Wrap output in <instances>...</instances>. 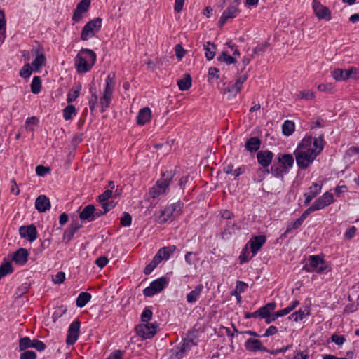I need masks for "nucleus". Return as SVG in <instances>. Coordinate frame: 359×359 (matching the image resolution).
<instances>
[{"label": "nucleus", "mask_w": 359, "mask_h": 359, "mask_svg": "<svg viewBox=\"0 0 359 359\" xmlns=\"http://www.w3.org/2000/svg\"><path fill=\"white\" fill-rule=\"evenodd\" d=\"M97 61L95 51L89 48H82L74 59V66L79 74L89 72Z\"/></svg>", "instance_id": "f257e3e1"}, {"label": "nucleus", "mask_w": 359, "mask_h": 359, "mask_svg": "<svg viewBox=\"0 0 359 359\" xmlns=\"http://www.w3.org/2000/svg\"><path fill=\"white\" fill-rule=\"evenodd\" d=\"M294 158L291 154L279 152L274 158L273 165L278 168L280 180H283L284 175L290 172L293 167Z\"/></svg>", "instance_id": "f03ea898"}, {"label": "nucleus", "mask_w": 359, "mask_h": 359, "mask_svg": "<svg viewBox=\"0 0 359 359\" xmlns=\"http://www.w3.org/2000/svg\"><path fill=\"white\" fill-rule=\"evenodd\" d=\"M184 203L180 201L176 203L166 205L163 210L161 211V215L158 217L157 222L160 224L166 223L172 217H178L182 213Z\"/></svg>", "instance_id": "7ed1b4c3"}, {"label": "nucleus", "mask_w": 359, "mask_h": 359, "mask_svg": "<svg viewBox=\"0 0 359 359\" xmlns=\"http://www.w3.org/2000/svg\"><path fill=\"white\" fill-rule=\"evenodd\" d=\"M102 19L95 18L88 21L83 27L80 38L82 41H88L98 33L102 28Z\"/></svg>", "instance_id": "20e7f679"}, {"label": "nucleus", "mask_w": 359, "mask_h": 359, "mask_svg": "<svg viewBox=\"0 0 359 359\" xmlns=\"http://www.w3.org/2000/svg\"><path fill=\"white\" fill-rule=\"evenodd\" d=\"M169 280L165 276L160 277L150 283L149 286L143 290L146 297H151L163 291L168 285Z\"/></svg>", "instance_id": "39448f33"}, {"label": "nucleus", "mask_w": 359, "mask_h": 359, "mask_svg": "<svg viewBox=\"0 0 359 359\" xmlns=\"http://www.w3.org/2000/svg\"><path fill=\"white\" fill-rule=\"evenodd\" d=\"M332 77L338 81H346L349 79H358L359 78V69L355 67H349L347 69L336 68L332 71Z\"/></svg>", "instance_id": "423d86ee"}, {"label": "nucleus", "mask_w": 359, "mask_h": 359, "mask_svg": "<svg viewBox=\"0 0 359 359\" xmlns=\"http://www.w3.org/2000/svg\"><path fill=\"white\" fill-rule=\"evenodd\" d=\"M293 154L297 166L302 170L306 169L314 161V149H310L309 151L295 149Z\"/></svg>", "instance_id": "0eeeda50"}, {"label": "nucleus", "mask_w": 359, "mask_h": 359, "mask_svg": "<svg viewBox=\"0 0 359 359\" xmlns=\"http://www.w3.org/2000/svg\"><path fill=\"white\" fill-rule=\"evenodd\" d=\"M159 324L157 322L147 323V324L142 323L136 325L135 330L138 336L141 337L143 339H151L155 336Z\"/></svg>", "instance_id": "6e6552de"}, {"label": "nucleus", "mask_w": 359, "mask_h": 359, "mask_svg": "<svg viewBox=\"0 0 359 359\" xmlns=\"http://www.w3.org/2000/svg\"><path fill=\"white\" fill-rule=\"evenodd\" d=\"M81 327V321L76 318L69 326L66 337V344L68 346L74 345L78 340Z\"/></svg>", "instance_id": "1a4fd4ad"}, {"label": "nucleus", "mask_w": 359, "mask_h": 359, "mask_svg": "<svg viewBox=\"0 0 359 359\" xmlns=\"http://www.w3.org/2000/svg\"><path fill=\"white\" fill-rule=\"evenodd\" d=\"M18 231L20 238L27 240L29 243L35 241L38 238V231L34 224L21 226Z\"/></svg>", "instance_id": "9d476101"}, {"label": "nucleus", "mask_w": 359, "mask_h": 359, "mask_svg": "<svg viewBox=\"0 0 359 359\" xmlns=\"http://www.w3.org/2000/svg\"><path fill=\"white\" fill-rule=\"evenodd\" d=\"M332 269V265L330 262L324 258V255H316V273L320 275H326L330 273Z\"/></svg>", "instance_id": "9b49d317"}, {"label": "nucleus", "mask_w": 359, "mask_h": 359, "mask_svg": "<svg viewBox=\"0 0 359 359\" xmlns=\"http://www.w3.org/2000/svg\"><path fill=\"white\" fill-rule=\"evenodd\" d=\"M175 175L176 171L175 170L162 172L161 174L160 179L156 181L154 185H156L158 189H161L165 192L166 189H168L170 182Z\"/></svg>", "instance_id": "f8f14e48"}, {"label": "nucleus", "mask_w": 359, "mask_h": 359, "mask_svg": "<svg viewBox=\"0 0 359 359\" xmlns=\"http://www.w3.org/2000/svg\"><path fill=\"white\" fill-rule=\"evenodd\" d=\"M256 157L258 164L263 168H266L273 163L275 155L271 151L266 149L257 151Z\"/></svg>", "instance_id": "ddd939ff"}, {"label": "nucleus", "mask_w": 359, "mask_h": 359, "mask_svg": "<svg viewBox=\"0 0 359 359\" xmlns=\"http://www.w3.org/2000/svg\"><path fill=\"white\" fill-rule=\"evenodd\" d=\"M266 242V236L264 235H258L252 236L249 241L247 243L248 247L250 248V251L252 256H255L262 249L263 245Z\"/></svg>", "instance_id": "4468645a"}, {"label": "nucleus", "mask_w": 359, "mask_h": 359, "mask_svg": "<svg viewBox=\"0 0 359 359\" xmlns=\"http://www.w3.org/2000/svg\"><path fill=\"white\" fill-rule=\"evenodd\" d=\"M90 3V0H81L77 4L72 15V20L74 22H79L81 20L83 14L89 10Z\"/></svg>", "instance_id": "2eb2a0df"}, {"label": "nucleus", "mask_w": 359, "mask_h": 359, "mask_svg": "<svg viewBox=\"0 0 359 359\" xmlns=\"http://www.w3.org/2000/svg\"><path fill=\"white\" fill-rule=\"evenodd\" d=\"M240 229L241 226L236 222L226 221L221 231V237L223 240H229L236 233V231Z\"/></svg>", "instance_id": "dca6fc26"}, {"label": "nucleus", "mask_w": 359, "mask_h": 359, "mask_svg": "<svg viewBox=\"0 0 359 359\" xmlns=\"http://www.w3.org/2000/svg\"><path fill=\"white\" fill-rule=\"evenodd\" d=\"M240 10L233 5L229 6L222 13L219 21L218 25L220 28L223 27L226 23L227 20L231 18H234L237 16V13H240Z\"/></svg>", "instance_id": "f3484780"}, {"label": "nucleus", "mask_w": 359, "mask_h": 359, "mask_svg": "<svg viewBox=\"0 0 359 359\" xmlns=\"http://www.w3.org/2000/svg\"><path fill=\"white\" fill-rule=\"evenodd\" d=\"M29 255L27 249L20 248L12 254L11 260L17 265L24 266L28 261Z\"/></svg>", "instance_id": "a211bd4d"}, {"label": "nucleus", "mask_w": 359, "mask_h": 359, "mask_svg": "<svg viewBox=\"0 0 359 359\" xmlns=\"http://www.w3.org/2000/svg\"><path fill=\"white\" fill-rule=\"evenodd\" d=\"M245 348L250 352L268 351V348L262 345L259 339L250 338L245 342Z\"/></svg>", "instance_id": "6ab92c4d"}, {"label": "nucleus", "mask_w": 359, "mask_h": 359, "mask_svg": "<svg viewBox=\"0 0 359 359\" xmlns=\"http://www.w3.org/2000/svg\"><path fill=\"white\" fill-rule=\"evenodd\" d=\"M151 110L149 107H145L141 109L136 117V123L138 126H142L150 122Z\"/></svg>", "instance_id": "aec40b11"}, {"label": "nucleus", "mask_w": 359, "mask_h": 359, "mask_svg": "<svg viewBox=\"0 0 359 359\" xmlns=\"http://www.w3.org/2000/svg\"><path fill=\"white\" fill-rule=\"evenodd\" d=\"M51 204L49 198L46 195H39L35 201V208L39 212H45L49 210Z\"/></svg>", "instance_id": "412c9836"}, {"label": "nucleus", "mask_w": 359, "mask_h": 359, "mask_svg": "<svg viewBox=\"0 0 359 359\" xmlns=\"http://www.w3.org/2000/svg\"><path fill=\"white\" fill-rule=\"evenodd\" d=\"M94 211L95 205L93 204H88L79 212V217L82 222L95 221Z\"/></svg>", "instance_id": "4be33fe9"}, {"label": "nucleus", "mask_w": 359, "mask_h": 359, "mask_svg": "<svg viewBox=\"0 0 359 359\" xmlns=\"http://www.w3.org/2000/svg\"><path fill=\"white\" fill-rule=\"evenodd\" d=\"M262 141L259 137L254 136L247 139L245 143V149L250 153H255L259 151V149L261 147Z\"/></svg>", "instance_id": "5701e85b"}, {"label": "nucleus", "mask_w": 359, "mask_h": 359, "mask_svg": "<svg viewBox=\"0 0 359 359\" xmlns=\"http://www.w3.org/2000/svg\"><path fill=\"white\" fill-rule=\"evenodd\" d=\"M316 16L319 19H323L330 21L332 18L330 9L320 4L319 1H316Z\"/></svg>", "instance_id": "b1692460"}, {"label": "nucleus", "mask_w": 359, "mask_h": 359, "mask_svg": "<svg viewBox=\"0 0 359 359\" xmlns=\"http://www.w3.org/2000/svg\"><path fill=\"white\" fill-rule=\"evenodd\" d=\"M113 97V93L109 90H104L100 100V112L104 113L109 107Z\"/></svg>", "instance_id": "393cba45"}, {"label": "nucleus", "mask_w": 359, "mask_h": 359, "mask_svg": "<svg viewBox=\"0 0 359 359\" xmlns=\"http://www.w3.org/2000/svg\"><path fill=\"white\" fill-rule=\"evenodd\" d=\"M333 202V195L331 193L325 192L316 201V210H320L329 205Z\"/></svg>", "instance_id": "a878e982"}, {"label": "nucleus", "mask_w": 359, "mask_h": 359, "mask_svg": "<svg viewBox=\"0 0 359 359\" xmlns=\"http://www.w3.org/2000/svg\"><path fill=\"white\" fill-rule=\"evenodd\" d=\"M82 88V84L80 81L75 82L72 88L69 90L67 96V102L71 104L74 102L80 95Z\"/></svg>", "instance_id": "bb28decb"}, {"label": "nucleus", "mask_w": 359, "mask_h": 359, "mask_svg": "<svg viewBox=\"0 0 359 359\" xmlns=\"http://www.w3.org/2000/svg\"><path fill=\"white\" fill-rule=\"evenodd\" d=\"M177 250V246L175 245L164 246L161 248L156 254L160 255L163 260H168Z\"/></svg>", "instance_id": "cd10ccee"}, {"label": "nucleus", "mask_w": 359, "mask_h": 359, "mask_svg": "<svg viewBox=\"0 0 359 359\" xmlns=\"http://www.w3.org/2000/svg\"><path fill=\"white\" fill-rule=\"evenodd\" d=\"M177 86L181 91L189 90L192 86V78L189 74H184L183 77L177 81Z\"/></svg>", "instance_id": "c85d7f7f"}, {"label": "nucleus", "mask_w": 359, "mask_h": 359, "mask_svg": "<svg viewBox=\"0 0 359 359\" xmlns=\"http://www.w3.org/2000/svg\"><path fill=\"white\" fill-rule=\"evenodd\" d=\"M203 290V285L202 284L197 285L194 290L187 294V302L189 304L196 302L198 299Z\"/></svg>", "instance_id": "c756f323"}, {"label": "nucleus", "mask_w": 359, "mask_h": 359, "mask_svg": "<svg viewBox=\"0 0 359 359\" xmlns=\"http://www.w3.org/2000/svg\"><path fill=\"white\" fill-rule=\"evenodd\" d=\"M314 144V140L312 135H306L299 143L297 150L309 151V149H313L311 144Z\"/></svg>", "instance_id": "7c9ffc66"}, {"label": "nucleus", "mask_w": 359, "mask_h": 359, "mask_svg": "<svg viewBox=\"0 0 359 359\" xmlns=\"http://www.w3.org/2000/svg\"><path fill=\"white\" fill-rule=\"evenodd\" d=\"M162 262V258L160 255L156 254L152 260L145 266L143 272L145 275L148 276L157 267V266Z\"/></svg>", "instance_id": "2f4dec72"}, {"label": "nucleus", "mask_w": 359, "mask_h": 359, "mask_svg": "<svg viewBox=\"0 0 359 359\" xmlns=\"http://www.w3.org/2000/svg\"><path fill=\"white\" fill-rule=\"evenodd\" d=\"M13 271L14 269L11 262L4 259L0 265V279L9 274H11Z\"/></svg>", "instance_id": "473e14b6"}, {"label": "nucleus", "mask_w": 359, "mask_h": 359, "mask_svg": "<svg viewBox=\"0 0 359 359\" xmlns=\"http://www.w3.org/2000/svg\"><path fill=\"white\" fill-rule=\"evenodd\" d=\"M248 74H245L243 75L240 76L236 81L235 83L231 86V88L228 89V92L231 93L237 94L239 93L242 89V86L243 83L247 80L248 79Z\"/></svg>", "instance_id": "72a5a7b5"}, {"label": "nucleus", "mask_w": 359, "mask_h": 359, "mask_svg": "<svg viewBox=\"0 0 359 359\" xmlns=\"http://www.w3.org/2000/svg\"><path fill=\"white\" fill-rule=\"evenodd\" d=\"M92 296L89 292H81L76 299V306L79 308L84 307L91 299Z\"/></svg>", "instance_id": "f704fd0d"}, {"label": "nucleus", "mask_w": 359, "mask_h": 359, "mask_svg": "<svg viewBox=\"0 0 359 359\" xmlns=\"http://www.w3.org/2000/svg\"><path fill=\"white\" fill-rule=\"evenodd\" d=\"M203 49L206 60L208 61L212 60L215 55L216 45L214 43L208 41L206 44L203 45Z\"/></svg>", "instance_id": "c9c22d12"}, {"label": "nucleus", "mask_w": 359, "mask_h": 359, "mask_svg": "<svg viewBox=\"0 0 359 359\" xmlns=\"http://www.w3.org/2000/svg\"><path fill=\"white\" fill-rule=\"evenodd\" d=\"M77 114V109L74 105L69 104L62 110L63 118L65 121H69L73 118V116Z\"/></svg>", "instance_id": "e433bc0d"}, {"label": "nucleus", "mask_w": 359, "mask_h": 359, "mask_svg": "<svg viewBox=\"0 0 359 359\" xmlns=\"http://www.w3.org/2000/svg\"><path fill=\"white\" fill-rule=\"evenodd\" d=\"M46 63V58L44 53L37 55L35 59L32 62L31 66L34 69V72H38L39 69L45 66Z\"/></svg>", "instance_id": "4c0bfd02"}, {"label": "nucleus", "mask_w": 359, "mask_h": 359, "mask_svg": "<svg viewBox=\"0 0 359 359\" xmlns=\"http://www.w3.org/2000/svg\"><path fill=\"white\" fill-rule=\"evenodd\" d=\"M295 130V125L294 121L286 120L282 125V133L286 137L290 136Z\"/></svg>", "instance_id": "58836bf2"}, {"label": "nucleus", "mask_w": 359, "mask_h": 359, "mask_svg": "<svg viewBox=\"0 0 359 359\" xmlns=\"http://www.w3.org/2000/svg\"><path fill=\"white\" fill-rule=\"evenodd\" d=\"M31 92L34 94H39L42 88V82L41 77L39 76H34L32 79V83L30 84Z\"/></svg>", "instance_id": "ea45409f"}, {"label": "nucleus", "mask_w": 359, "mask_h": 359, "mask_svg": "<svg viewBox=\"0 0 359 359\" xmlns=\"http://www.w3.org/2000/svg\"><path fill=\"white\" fill-rule=\"evenodd\" d=\"M310 311L306 307L304 310L300 309L297 311L294 312L292 315H290L288 318L290 320H293L295 322L298 320H302L303 318L309 315Z\"/></svg>", "instance_id": "a19ab883"}, {"label": "nucleus", "mask_w": 359, "mask_h": 359, "mask_svg": "<svg viewBox=\"0 0 359 359\" xmlns=\"http://www.w3.org/2000/svg\"><path fill=\"white\" fill-rule=\"evenodd\" d=\"M46 232L44 233L43 238L44 239L40 240L41 245L36 250L37 253H41L44 250L48 248L52 242V233H48V236L46 238Z\"/></svg>", "instance_id": "79ce46f5"}, {"label": "nucleus", "mask_w": 359, "mask_h": 359, "mask_svg": "<svg viewBox=\"0 0 359 359\" xmlns=\"http://www.w3.org/2000/svg\"><path fill=\"white\" fill-rule=\"evenodd\" d=\"M32 339L29 337H23L19 339L18 351H29L28 348H32Z\"/></svg>", "instance_id": "37998d69"}, {"label": "nucleus", "mask_w": 359, "mask_h": 359, "mask_svg": "<svg viewBox=\"0 0 359 359\" xmlns=\"http://www.w3.org/2000/svg\"><path fill=\"white\" fill-rule=\"evenodd\" d=\"M253 257L252 255H250L249 247L245 245L238 257L239 262L241 264L248 263Z\"/></svg>", "instance_id": "c03bdc74"}, {"label": "nucleus", "mask_w": 359, "mask_h": 359, "mask_svg": "<svg viewBox=\"0 0 359 359\" xmlns=\"http://www.w3.org/2000/svg\"><path fill=\"white\" fill-rule=\"evenodd\" d=\"M116 74L115 72H111L107 76L105 80V86L104 90H109V91L114 92V88L116 85Z\"/></svg>", "instance_id": "a18cd8bd"}, {"label": "nucleus", "mask_w": 359, "mask_h": 359, "mask_svg": "<svg viewBox=\"0 0 359 359\" xmlns=\"http://www.w3.org/2000/svg\"><path fill=\"white\" fill-rule=\"evenodd\" d=\"M217 60L219 62H224L226 65L235 64L237 62L236 58L229 55L226 51H222L221 54L217 56Z\"/></svg>", "instance_id": "49530a36"}, {"label": "nucleus", "mask_w": 359, "mask_h": 359, "mask_svg": "<svg viewBox=\"0 0 359 359\" xmlns=\"http://www.w3.org/2000/svg\"><path fill=\"white\" fill-rule=\"evenodd\" d=\"M30 286H31L30 282L22 283L20 285H19L17 287L14 295L15 296L16 298L22 297L23 295L27 292V291L30 288Z\"/></svg>", "instance_id": "de8ad7c7"}, {"label": "nucleus", "mask_w": 359, "mask_h": 359, "mask_svg": "<svg viewBox=\"0 0 359 359\" xmlns=\"http://www.w3.org/2000/svg\"><path fill=\"white\" fill-rule=\"evenodd\" d=\"M269 46L270 43L268 41H265L261 44H258L256 47L253 48L251 57L252 58L255 55H263L265 52L267 51Z\"/></svg>", "instance_id": "09e8293b"}, {"label": "nucleus", "mask_w": 359, "mask_h": 359, "mask_svg": "<svg viewBox=\"0 0 359 359\" xmlns=\"http://www.w3.org/2000/svg\"><path fill=\"white\" fill-rule=\"evenodd\" d=\"M260 172H263L264 177H266V175H269L270 173L276 178L280 179L279 175H278V168L273 165V163L271 165V168L269 167L263 168L261 166L259 168Z\"/></svg>", "instance_id": "8fccbe9b"}, {"label": "nucleus", "mask_w": 359, "mask_h": 359, "mask_svg": "<svg viewBox=\"0 0 359 359\" xmlns=\"http://www.w3.org/2000/svg\"><path fill=\"white\" fill-rule=\"evenodd\" d=\"M286 311L284 309L278 310L276 312L271 313L269 316L264 318L266 324H271L274 322L277 318L286 316Z\"/></svg>", "instance_id": "3c124183"}, {"label": "nucleus", "mask_w": 359, "mask_h": 359, "mask_svg": "<svg viewBox=\"0 0 359 359\" xmlns=\"http://www.w3.org/2000/svg\"><path fill=\"white\" fill-rule=\"evenodd\" d=\"M76 233H77L76 227L72 228L69 226L63 233L62 241L65 242V244H68L72 240Z\"/></svg>", "instance_id": "603ef678"}, {"label": "nucleus", "mask_w": 359, "mask_h": 359, "mask_svg": "<svg viewBox=\"0 0 359 359\" xmlns=\"http://www.w3.org/2000/svg\"><path fill=\"white\" fill-rule=\"evenodd\" d=\"M276 308V303L271 302L266 304L264 306L260 307V310L263 314L264 319L269 316L272 311Z\"/></svg>", "instance_id": "864d4df0"}, {"label": "nucleus", "mask_w": 359, "mask_h": 359, "mask_svg": "<svg viewBox=\"0 0 359 359\" xmlns=\"http://www.w3.org/2000/svg\"><path fill=\"white\" fill-rule=\"evenodd\" d=\"M33 72H34V69L29 63H27L20 69L19 75L23 79H27L30 77Z\"/></svg>", "instance_id": "5fc2aeb1"}, {"label": "nucleus", "mask_w": 359, "mask_h": 359, "mask_svg": "<svg viewBox=\"0 0 359 359\" xmlns=\"http://www.w3.org/2000/svg\"><path fill=\"white\" fill-rule=\"evenodd\" d=\"M152 316H153V312L151 310V306H150V307L147 306L144 309V310L140 316V320L143 323H149L151 320Z\"/></svg>", "instance_id": "6e6d98bb"}, {"label": "nucleus", "mask_w": 359, "mask_h": 359, "mask_svg": "<svg viewBox=\"0 0 359 359\" xmlns=\"http://www.w3.org/2000/svg\"><path fill=\"white\" fill-rule=\"evenodd\" d=\"M219 69L215 67H211L208 69V82L212 83L213 79H219Z\"/></svg>", "instance_id": "4d7b16f0"}, {"label": "nucleus", "mask_w": 359, "mask_h": 359, "mask_svg": "<svg viewBox=\"0 0 359 359\" xmlns=\"http://www.w3.org/2000/svg\"><path fill=\"white\" fill-rule=\"evenodd\" d=\"M325 144L323 135H320L318 138H316V157L323 151Z\"/></svg>", "instance_id": "13d9d810"}, {"label": "nucleus", "mask_w": 359, "mask_h": 359, "mask_svg": "<svg viewBox=\"0 0 359 359\" xmlns=\"http://www.w3.org/2000/svg\"><path fill=\"white\" fill-rule=\"evenodd\" d=\"M132 216L127 212H123L120 219V224L123 227H128L132 224Z\"/></svg>", "instance_id": "bf43d9fd"}, {"label": "nucleus", "mask_w": 359, "mask_h": 359, "mask_svg": "<svg viewBox=\"0 0 359 359\" xmlns=\"http://www.w3.org/2000/svg\"><path fill=\"white\" fill-rule=\"evenodd\" d=\"M100 203L102 209L104 210V212L107 213L109 212L111 210L114 209L117 205V202L114 200H108L105 201L104 202H100Z\"/></svg>", "instance_id": "052dcab7"}, {"label": "nucleus", "mask_w": 359, "mask_h": 359, "mask_svg": "<svg viewBox=\"0 0 359 359\" xmlns=\"http://www.w3.org/2000/svg\"><path fill=\"white\" fill-rule=\"evenodd\" d=\"M175 55L178 61H181L184 57L187 50L182 47L181 43L177 44L174 48Z\"/></svg>", "instance_id": "680f3d73"}, {"label": "nucleus", "mask_w": 359, "mask_h": 359, "mask_svg": "<svg viewBox=\"0 0 359 359\" xmlns=\"http://www.w3.org/2000/svg\"><path fill=\"white\" fill-rule=\"evenodd\" d=\"M51 169L48 166H44L43 165H39L36 167V173L39 177H45L49 174Z\"/></svg>", "instance_id": "e2e57ef3"}, {"label": "nucleus", "mask_w": 359, "mask_h": 359, "mask_svg": "<svg viewBox=\"0 0 359 359\" xmlns=\"http://www.w3.org/2000/svg\"><path fill=\"white\" fill-rule=\"evenodd\" d=\"M32 348L36 349L37 351L41 352L46 348V345L43 341L34 339H32Z\"/></svg>", "instance_id": "0e129e2a"}, {"label": "nucleus", "mask_w": 359, "mask_h": 359, "mask_svg": "<svg viewBox=\"0 0 359 359\" xmlns=\"http://www.w3.org/2000/svg\"><path fill=\"white\" fill-rule=\"evenodd\" d=\"M19 359H36L37 355L34 351H22Z\"/></svg>", "instance_id": "69168bd1"}, {"label": "nucleus", "mask_w": 359, "mask_h": 359, "mask_svg": "<svg viewBox=\"0 0 359 359\" xmlns=\"http://www.w3.org/2000/svg\"><path fill=\"white\" fill-rule=\"evenodd\" d=\"M170 356L169 359H182L184 356V354L182 353L178 350V346H175L171 350H170Z\"/></svg>", "instance_id": "338daca9"}, {"label": "nucleus", "mask_w": 359, "mask_h": 359, "mask_svg": "<svg viewBox=\"0 0 359 359\" xmlns=\"http://www.w3.org/2000/svg\"><path fill=\"white\" fill-rule=\"evenodd\" d=\"M125 351L119 349L112 351L107 359H123Z\"/></svg>", "instance_id": "774afa93"}]
</instances>
